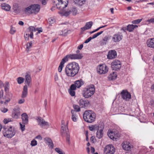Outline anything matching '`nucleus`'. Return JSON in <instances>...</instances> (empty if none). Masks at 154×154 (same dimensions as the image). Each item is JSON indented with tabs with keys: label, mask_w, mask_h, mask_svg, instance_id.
Here are the masks:
<instances>
[{
	"label": "nucleus",
	"mask_w": 154,
	"mask_h": 154,
	"mask_svg": "<svg viewBox=\"0 0 154 154\" xmlns=\"http://www.w3.org/2000/svg\"><path fill=\"white\" fill-rule=\"evenodd\" d=\"M2 132L4 137L8 138H11L13 137L16 133V130L12 126L7 128L3 127Z\"/></svg>",
	"instance_id": "4"
},
{
	"label": "nucleus",
	"mask_w": 154,
	"mask_h": 154,
	"mask_svg": "<svg viewBox=\"0 0 154 154\" xmlns=\"http://www.w3.org/2000/svg\"><path fill=\"white\" fill-rule=\"evenodd\" d=\"M77 87L75 84L71 85L70 87V90H75L76 89Z\"/></svg>",
	"instance_id": "49"
},
{
	"label": "nucleus",
	"mask_w": 154,
	"mask_h": 154,
	"mask_svg": "<svg viewBox=\"0 0 154 154\" xmlns=\"http://www.w3.org/2000/svg\"><path fill=\"white\" fill-rule=\"evenodd\" d=\"M149 23H154V18L151 19L149 20H148L147 21Z\"/></svg>",
	"instance_id": "59"
},
{
	"label": "nucleus",
	"mask_w": 154,
	"mask_h": 154,
	"mask_svg": "<svg viewBox=\"0 0 154 154\" xmlns=\"http://www.w3.org/2000/svg\"><path fill=\"white\" fill-rule=\"evenodd\" d=\"M147 44L148 47L154 48V38L148 39Z\"/></svg>",
	"instance_id": "23"
},
{
	"label": "nucleus",
	"mask_w": 154,
	"mask_h": 154,
	"mask_svg": "<svg viewBox=\"0 0 154 154\" xmlns=\"http://www.w3.org/2000/svg\"><path fill=\"white\" fill-rule=\"evenodd\" d=\"M84 83L83 82L81 79L80 80L75 81L74 84L77 88H79L84 84Z\"/></svg>",
	"instance_id": "25"
},
{
	"label": "nucleus",
	"mask_w": 154,
	"mask_h": 154,
	"mask_svg": "<svg viewBox=\"0 0 154 154\" xmlns=\"http://www.w3.org/2000/svg\"><path fill=\"white\" fill-rule=\"evenodd\" d=\"M83 57V56L81 54H73L67 55L65 57L63 58L66 61H67L69 58L71 59H81Z\"/></svg>",
	"instance_id": "11"
},
{
	"label": "nucleus",
	"mask_w": 154,
	"mask_h": 154,
	"mask_svg": "<svg viewBox=\"0 0 154 154\" xmlns=\"http://www.w3.org/2000/svg\"><path fill=\"white\" fill-rule=\"evenodd\" d=\"M25 83L26 84V85H27V87H31L32 86L31 83V78L30 75L27 74L25 76Z\"/></svg>",
	"instance_id": "18"
},
{
	"label": "nucleus",
	"mask_w": 154,
	"mask_h": 154,
	"mask_svg": "<svg viewBox=\"0 0 154 154\" xmlns=\"http://www.w3.org/2000/svg\"><path fill=\"white\" fill-rule=\"evenodd\" d=\"M93 22L91 21H90L88 23H87L85 26L87 27L88 29H90L91 28L93 24Z\"/></svg>",
	"instance_id": "36"
},
{
	"label": "nucleus",
	"mask_w": 154,
	"mask_h": 154,
	"mask_svg": "<svg viewBox=\"0 0 154 154\" xmlns=\"http://www.w3.org/2000/svg\"><path fill=\"white\" fill-rule=\"evenodd\" d=\"M110 37L109 36H105L103 39V41L104 42H106L110 39Z\"/></svg>",
	"instance_id": "48"
},
{
	"label": "nucleus",
	"mask_w": 154,
	"mask_h": 154,
	"mask_svg": "<svg viewBox=\"0 0 154 154\" xmlns=\"http://www.w3.org/2000/svg\"><path fill=\"white\" fill-rule=\"evenodd\" d=\"M111 68L115 70L119 69L121 66V64L119 61L115 60L111 63Z\"/></svg>",
	"instance_id": "12"
},
{
	"label": "nucleus",
	"mask_w": 154,
	"mask_h": 154,
	"mask_svg": "<svg viewBox=\"0 0 154 154\" xmlns=\"http://www.w3.org/2000/svg\"><path fill=\"white\" fill-rule=\"evenodd\" d=\"M117 77V76L116 73L113 72L110 74L108 77L109 80H113L116 79Z\"/></svg>",
	"instance_id": "31"
},
{
	"label": "nucleus",
	"mask_w": 154,
	"mask_h": 154,
	"mask_svg": "<svg viewBox=\"0 0 154 154\" xmlns=\"http://www.w3.org/2000/svg\"><path fill=\"white\" fill-rule=\"evenodd\" d=\"M4 84L0 80V88H2L4 86Z\"/></svg>",
	"instance_id": "61"
},
{
	"label": "nucleus",
	"mask_w": 154,
	"mask_h": 154,
	"mask_svg": "<svg viewBox=\"0 0 154 154\" xmlns=\"http://www.w3.org/2000/svg\"><path fill=\"white\" fill-rule=\"evenodd\" d=\"M104 152L106 154H113L115 152V149L112 145H108L106 146Z\"/></svg>",
	"instance_id": "10"
},
{
	"label": "nucleus",
	"mask_w": 154,
	"mask_h": 154,
	"mask_svg": "<svg viewBox=\"0 0 154 154\" xmlns=\"http://www.w3.org/2000/svg\"><path fill=\"white\" fill-rule=\"evenodd\" d=\"M37 29L34 26H29L26 30V33H29V37L31 39L33 38V32H35Z\"/></svg>",
	"instance_id": "17"
},
{
	"label": "nucleus",
	"mask_w": 154,
	"mask_h": 154,
	"mask_svg": "<svg viewBox=\"0 0 154 154\" xmlns=\"http://www.w3.org/2000/svg\"><path fill=\"white\" fill-rule=\"evenodd\" d=\"M11 121V119H5L4 120V122L5 124H7L8 122Z\"/></svg>",
	"instance_id": "56"
},
{
	"label": "nucleus",
	"mask_w": 154,
	"mask_h": 154,
	"mask_svg": "<svg viewBox=\"0 0 154 154\" xmlns=\"http://www.w3.org/2000/svg\"><path fill=\"white\" fill-rule=\"evenodd\" d=\"M122 37L123 36L122 33L118 32L113 35V36L112 38V40L114 42H119L122 39Z\"/></svg>",
	"instance_id": "16"
},
{
	"label": "nucleus",
	"mask_w": 154,
	"mask_h": 154,
	"mask_svg": "<svg viewBox=\"0 0 154 154\" xmlns=\"http://www.w3.org/2000/svg\"><path fill=\"white\" fill-rule=\"evenodd\" d=\"M95 152V149L93 147H91V152L92 153H94Z\"/></svg>",
	"instance_id": "64"
},
{
	"label": "nucleus",
	"mask_w": 154,
	"mask_h": 154,
	"mask_svg": "<svg viewBox=\"0 0 154 154\" xmlns=\"http://www.w3.org/2000/svg\"><path fill=\"white\" fill-rule=\"evenodd\" d=\"M2 8L6 11H9L11 9V6L9 5L6 3H3L1 5Z\"/></svg>",
	"instance_id": "28"
},
{
	"label": "nucleus",
	"mask_w": 154,
	"mask_h": 154,
	"mask_svg": "<svg viewBox=\"0 0 154 154\" xmlns=\"http://www.w3.org/2000/svg\"><path fill=\"white\" fill-rule=\"evenodd\" d=\"M79 69V64L73 62L69 63L66 66L65 71L68 76L74 77L78 73Z\"/></svg>",
	"instance_id": "1"
},
{
	"label": "nucleus",
	"mask_w": 154,
	"mask_h": 154,
	"mask_svg": "<svg viewBox=\"0 0 154 154\" xmlns=\"http://www.w3.org/2000/svg\"><path fill=\"white\" fill-rule=\"evenodd\" d=\"M3 99L4 100L3 101H0V103L2 104L4 103L5 104H6V103H8L9 102L10 100V99L9 98H8L7 99H5L3 98Z\"/></svg>",
	"instance_id": "42"
},
{
	"label": "nucleus",
	"mask_w": 154,
	"mask_h": 154,
	"mask_svg": "<svg viewBox=\"0 0 154 154\" xmlns=\"http://www.w3.org/2000/svg\"><path fill=\"white\" fill-rule=\"evenodd\" d=\"M87 29H88L85 25L84 27L81 28V30L82 31H84Z\"/></svg>",
	"instance_id": "60"
},
{
	"label": "nucleus",
	"mask_w": 154,
	"mask_h": 154,
	"mask_svg": "<svg viewBox=\"0 0 154 154\" xmlns=\"http://www.w3.org/2000/svg\"><path fill=\"white\" fill-rule=\"evenodd\" d=\"M61 132L62 135L63 136L66 134V132H69L67 125L61 126Z\"/></svg>",
	"instance_id": "22"
},
{
	"label": "nucleus",
	"mask_w": 154,
	"mask_h": 154,
	"mask_svg": "<svg viewBox=\"0 0 154 154\" xmlns=\"http://www.w3.org/2000/svg\"><path fill=\"white\" fill-rule=\"evenodd\" d=\"M142 20V19H137L133 20L132 21V23L134 24H138L140 23Z\"/></svg>",
	"instance_id": "45"
},
{
	"label": "nucleus",
	"mask_w": 154,
	"mask_h": 154,
	"mask_svg": "<svg viewBox=\"0 0 154 154\" xmlns=\"http://www.w3.org/2000/svg\"><path fill=\"white\" fill-rule=\"evenodd\" d=\"M35 138L41 140L42 139V137L40 135H38Z\"/></svg>",
	"instance_id": "62"
},
{
	"label": "nucleus",
	"mask_w": 154,
	"mask_h": 154,
	"mask_svg": "<svg viewBox=\"0 0 154 154\" xmlns=\"http://www.w3.org/2000/svg\"><path fill=\"white\" fill-rule=\"evenodd\" d=\"M32 43L31 42L27 43L26 47V49L28 50L27 51H29V49L31 48L32 46Z\"/></svg>",
	"instance_id": "43"
},
{
	"label": "nucleus",
	"mask_w": 154,
	"mask_h": 154,
	"mask_svg": "<svg viewBox=\"0 0 154 154\" xmlns=\"http://www.w3.org/2000/svg\"><path fill=\"white\" fill-rule=\"evenodd\" d=\"M83 47V44H81L78 47V49L79 50H81Z\"/></svg>",
	"instance_id": "63"
},
{
	"label": "nucleus",
	"mask_w": 154,
	"mask_h": 154,
	"mask_svg": "<svg viewBox=\"0 0 154 154\" xmlns=\"http://www.w3.org/2000/svg\"><path fill=\"white\" fill-rule=\"evenodd\" d=\"M9 87V83L8 82H5V91H6L8 89Z\"/></svg>",
	"instance_id": "47"
},
{
	"label": "nucleus",
	"mask_w": 154,
	"mask_h": 154,
	"mask_svg": "<svg viewBox=\"0 0 154 154\" xmlns=\"http://www.w3.org/2000/svg\"><path fill=\"white\" fill-rule=\"evenodd\" d=\"M66 62V61L63 58L62 59L58 67V70L59 72H61L62 68L64 66V64Z\"/></svg>",
	"instance_id": "32"
},
{
	"label": "nucleus",
	"mask_w": 154,
	"mask_h": 154,
	"mask_svg": "<svg viewBox=\"0 0 154 154\" xmlns=\"http://www.w3.org/2000/svg\"><path fill=\"white\" fill-rule=\"evenodd\" d=\"M122 97L123 99L127 100L131 98V95L126 90H123L121 93Z\"/></svg>",
	"instance_id": "15"
},
{
	"label": "nucleus",
	"mask_w": 154,
	"mask_h": 154,
	"mask_svg": "<svg viewBox=\"0 0 154 154\" xmlns=\"http://www.w3.org/2000/svg\"><path fill=\"white\" fill-rule=\"evenodd\" d=\"M27 93L28 87H27V85H25L23 87L22 97L23 98L26 97L27 96Z\"/></svg>",
	"instance_id": "24"
},
{
	"label": "nucleus",
	"mask_w": 154,
	"mask_h": 154,
	"mask_svg": "<svg viewBox=\"0 0 154 154\" xmlns=\"http://www.w3.org/2000/svg\"><path fill=\"white\" fill-rule=\"evenodd\" d=\"M66 135V141L68 142V143L69 144L70 143V135L69 132H66V134H64V136Z\"/></svg>",
	"instance_id": "38"
},
{
	"label": "nucleus",
	"mask_w": 154,
	"mask_h": 154,
	"mask_svg": "<svg viewBox=\"0 0 154 154\" xmlns=\"http://www.w3.org/2000/svg\"><path fill=\"white\" fill-rule=\"evenodd\" d=\"M83 116L84 120L89 123L94 122L96 116L95 113L91 110L85 111L83 113Z\"/></svg>",
	"instance_id": "2"
},
{
	"label": "nucleus",
	"mask_w": 154,
	"mask_h": 154,
	"mask_svg": "<svg viewBox=\"0 0 154 154\" xmlns=\"http://www.w3.org/2000/svg\"><path fill=\"white\" fill-rule=\"evenodd\" d=\"M108 68L105 64H100L97 67V72L100 74H104L108 71Z\"/></svg>",
	"instance_id": "8"
},
{
	"label": "nucleus",
	"mask_w": 154,
	"mask_h": 154,
	"mask_svg": "<svg viewBox=\"0 0 154 154\" xmlns=\"http://www.w3.org/2000/svg\"><path fill=\"white\" fill-rule=\"evenodd\" d=\"M49 24L51 25L55 22V20L54 18H50L48 19Z\"/></svg>",
	"instance_id": "39"
},
{
	"label": "nucleus",
	"mask_w": 154,
	"mask_h": 154,
	"mask_svg": "<svg viewBox=\"0 0 154 154\" xmlns=\"http://www.w3.org/2000/svg\"><path fill=\"white\" fill-rule=\"evenodd\" d=\"M83 96L86 98L91 97L95 92V88L93 85H91L86 87L83 91Z\"/></svg>",
	"instance_id": "5"
},
{
	"label": "nucleus",
	"mask_w": 154,
	"mask_h": 154,
	"mask_svg": "<svg viewBox=\"0 0 154 154\" xmlns=\"http://www.w3.org/2000/svg\"><path fill=\"white\" fill-rule=\"evenodd\" d=\"M108 135L111 139L113 140H114L116 139V138L115 137V135H114L113 133L112 132H111L110 133H108Z\"/></svg>",
	"instance_id": "33"
},
{
	"label": "nucleus",
	"mask_w": 154,
	"mask_h": 154,
	"mask_svg": "<svg viewBox=\"0 0 154 154\" xmlns=\"http://www.w3.org/2000/svg\"><path fill=\"white\" fill-rule=\"evenodd\" d=\"M92 39L91 37H89L87 39L85 42L84 43H87L89 42Z\"/></svg>",
	"instance_id": "55"
},
{
	"label": "nucleus",
	"mask_w": 154,
	"mask_h": 154,
	"mask_svg": "<svg viewBox=\"0 0 154 154\" xmlns=\"http://www.w3.org/2000/svg\"><path fill=\"white\" fill-rule=\"evenodd\" d=\"M44 140L49 147L51 149H53L54 146V144L52 140L50 138L48 137H45L44 138Z\"/></svg>",
	"instance_id": "21"
},
{
	"label": "nucleus",
	"mask_w": 154,
	"mask_h": 154,
	"mask_svg": "<svg viewBox=\"0 0 154 154\" xmlns=\"http://www.w3.org/2000/svg\"><path fill=\"white\" fill-rule=\"evenodd\" d=\"M56 5L57 8L62 10L66 7L68 3V0H55Z\"/></svg>",
	"instance_id": "6"
},
{
	"label": "nucleus",
	"mask_w": 154,
	"mask_h": 154,
	"mask_svg": "<svg viewBox=\"0 0 154 154\" xmlns=\"http://www.w3.org/2000/svg\"><path fill=\"white\" fill-rule=\"evenodd\" d=\"M37 144V141L35 140H33L31 142V145L32 146H35Z\"/></svg>",
	"instance_id": "53"
},
{
	"label": "nucleus",
	"mask_w": 154,
	"mask_h": 154,
	"mask_svg": "<svg viewBox=\"0 0 154 154\" xmlns=\"http://www.w3.org/2000/svg\"><path fill=\"white\" fill-rule=\"evenodd\" d=\"M98 130L97 131L96 137L98 139H100L103 137V130L104 128V125L103 122L99 124L98 126Z\"/></svg>",
	"instance_id": "9"
},
{
	"label": "nucleus",
	"mask_w": 154,
	"mask_h": 154,
	"mask_svg": "<svg viewBox=\"0 0 154 154\" xmlns=\"http://www.w3.org/2000/svg\"><path fill=\"white\" fill-rule=\"evenodd\" d=\"M55 151L58 153L59 154H65V152L62 151L61 149L56 148L55 149Z\"/></svg>",
	"instance_id": "37"
},
{
	"label": "nucleus",
	"mask_w": 154,
	"mask_h": 154,
	"mask_svg": "<svg viewBox=\"0 0 154 154\" xmlns=\"http://www.w3.org/2000/svg\"><path fill=\"white\" fill-rule=\"evenodd\" d=\"M25 102V100L24 99H21L20 100L18 101V103L19 104H22Z\"/></svg>",
	"instance_id": "58"
},
{
	"label": "nucleus",
	"mask_w": 154,
	"mask_h": 154,
	"mask_svg": "<svg viewBox=\"0 0 154 154\" xmlns=\"http://www.w3.org/2000/svg\"><path fill=\"white\" fill-rule=\"evenodd\" d=\"M78 103L81 107L85 108H87L89 106L90 104V102L88 100L83 99H80Z\"/></svg>",
	"instance_id": "14"
},
{
	"label": "nucleus",
	"mask_w": 154,
	"mask_h": 154,
	"mask_svg": "<svg viewBox=\"0 0 154 154\" xmlns=\"http://www.w3.org/2000/svg\"><path fill=\"white\" fill-rule=\"evenodd\" d=\"M40 9V5L38 4L32 5L26 8L24 10L25 13L29 14L36 15L39 12Z\"/></svg>",
	"instance_id": "3"
},
{
	"label": "nucleus",
	"mask_w": 154,
	"mask_h": 154,
	"mask_svg": "<svg viewBox=\"0 0 154 154\" xmlns=\"http://www.w3.org/2000/svg\"><path fill=\"white\" fill-rule=\"evenodd\" d=\"M69 93L70 95L72 96H73L75 95V92L74 90H69Z\"/></svg>",
	"instance_id": "51"
},
{
	"label": "nucleus",
	"mask_w": 154,
	"mask_h": 154,
	"mask_svg": "<svg viewBox=\"0 0 154 154\" xmlns=\"http://www.w3.org/2000/svg\"><path fill=\"white\" fill-rule=\"evenodd\" d=\"M20 128L22 131H23L25 130V125H22L21 123H20Z\"/></svg>",
	"instance_id": "52"
},
{
	"label": "nucleus",
	"mask_w": 154,
	"mask_h": 154,
	"mask_svg": "<svg viewBox=\"0 0 154 154\" xmlns=\"http://www.w3.org/2000/svg\"><path fill=\"white\" fill-rule=\"evenodd\" d=\"M21 119L23 124H27L28 122V118L27 115L26 113H24L21 115Z\"/></svg>",
	"instance_id": "20"
},
{
	"label": "nucleus",
	"mask_w": 154,
	"mask_h": 154,
	"mask_svg": "<svg viewBox=\"0 0 154 154\" xmlns=\"http://www.w3.org/2000/svg\"><path fill=\"white\" fill-rule=\"evenodd\" d=\"M15 32L16 29L15 28L11 26L10 30V33L12 34H13Z\"/></svg>",
	"instance_id": "44"
},
{
	"label": "nucleus",
	"mask_w": 154,
	"mask_h": 154,
	"mask_svg": "<svg viewBox=\"0 0 154 154\" xmlns=\"http://www.w3.org/2000/svg\"><path fill=\"white\" fill-rule=\"evenodd\" d=\"M17 81L19 84H21L24 82V79L21 77H19L17 79Z\"/></svg>",
	"instance_id": "35"
},
{
	"label": "nucleus",
	"mask_w": 154,
	"mask_h": 154,
	"mask_svg": "<svg viewBox=\"0 0 154 154\" xmlns=\"http://www.w3.org/2000/svg\"><path fill=\"white\" fill-rule=\"evenodd\" d=\"M36 120L38 123V125L42 128H48L49 127V124L48 123L45 121L41 117H37Z\"/></svg>",
	"instance_id": "7"
},
{
	"label": "nucleus",
	"mask_w": 154,
	"mask_h": 154,
	"mask_svg": "<svg viewBox=\"0 0 154 154\" xmlns=\"http://www.w3.org/2000/svg\"><path fill=\"white\" fill-rule=\"evenodd\" d=\"M71 113L72 114V119L74 122H76L77 119V112L75 111L71 110Z\"/></svg>",
	"instance_id": "27"
},
{
	"label": "nucleus",
	"mask_w": 154,
	"mask_h": 154,
	"mask_svg": "<svg viewBox=\"0 0 154 154\" xmlns=\"http://www.w3.org/2000/svg\"><path fill=\"white\" fill-rule=\"evenodd\" d=\"M137 27L138 26L136 25H129L127 26V30L131 32L132 31L134 28Z\"/></svg>",
	"instance_id": "30"
},
{
	"label": "nucleus",
	"mask_w": 154,
	"mask_h": 154,
	"mask_svg": "<svg viewBox=\"0 0 154 154\" xmlns=\"http://www.w3.org/2000/svg\"><path fill=\"white\" fill-rule=\"evenodd\" d=\"M60 14H63V16H68L70 14H71L69 10V11H63L61 13L60 12Z\"/></svg>",
	"instance_id": "40"
},
{
	"label": "nucleus",
	"mask_w": 154,
	"mask_h": 154,
	"mask_svg": "<svg viewBox=\"0 0 154 154\" xmlns=\"http://www.w3.org/2000/svg\"><path fill=\"white\" fill-rule=\"evenodd\" d=\"M69 11L70 13L74 15H75L77 12L76 8H72Z\"/></svg>",
	"instance_id": "34"
},
{
	"label": "nucleus",
	"mask_w": 154,
	"mask_h": 154,
	"mask_svg": "<svg viewBox=\"0 0 154 154\" xmlns=\"http://www.w3.org/2000/svg\"><path fill=\"white\" fill-rule=\"evenodd\" d=\"M117 53L115 50L109 51L107 55V58L109 59L115 58L116 57Z\"/></svg>",
	"instance_id": "19"
},
{
	"label": "nucleus",
	"mask_w": 154,
	"mask_h": 154,
	"mask_svg": "<svg viewBox=\"0 0 154 154\" xmlns=\"http://www.w3.org/2000/svg\"><path fill=\"white\" fill-rule=\"evenodd\" d=\"M74 3L78 6H82L85 3L86 0H73Z\"/></svg>",
	"instance_id": "26"
},
{
	"label": "nucleus",
	"mask_w": 154,
	"mask_h": 154,
	"mask_svg": "<svg viewBox=\"0 0 154 154\" xmlns=\"http://www.w3.org/2000/svg\"><path fill=\"white\" fill-rule=\"evenodd\" d=\"M73 107L74 109L76 110V112H79L80 111V107L76 105H73Z\"/></svg>",
	"instance_id": "41"
},
{
	"label": "nucleus",
	"mask_w": 154,
	"mask_h": 154,
	"mask_svg": "<svg viewBox=\"0 0 154 154\" xmlns=\"http://www.w3.org/2000/svg\"><path fill=\"white\" fill-rule=\"evenodd\" d=\"M4 91L3 90L0 91V99L2 98L3 96Z\"/></svg>",
	"instance_id": "54"
},
{
	"label": "nucleus",
	"mask_w": 154,
	"mask_h": 154,
	"mask_svg": "<svg viewBox=\"0 0 154 154\" xmlns=\"http://www.w3.org/2000/svg\"><path fill=\"white\" fill-rule=\"evenodd\" d=\"M122 147L123 149L126 151H129L131 149V145L130 143H128V144L127 143L122 144Z\"/></svg>",
	"instance_id": "29"
},
{
	"label": "nucleus",
	"mask_w": 154,
	"mask_h": 154,
	"mask_svg": "<svg viewBox=\"0 0 154 154\" xmlns=\"http://www.w3.org/2000/svg\"><path fill=\"white\" fill-rule=\"evenodd\" d=\"M1 110L2 112L5 113L8 111V109L6 108H3Z\"/></svg>",
	"instance_id": "57"
},
{
	"label": "nucleus",
	"mask_w": 154,
	"mask_h": 154,
	"mask_svg": "<svg viewBox=\"0 0 154 154\" xmlns=\"http://www.w3.org/2000/svg\"><path fill=\"white\" fill-rule=\"evenodd\" d=\"M69 31V30H68L66 29H65L63 31V36H66L68 34V32Z\"/></svg>",
	"instance_id": "50"
},
{
	"label": "nucleus",
	"mask_w": 154,
	"mask_h": 154,
	"mask_svg": "<svg viewBox=\"0 0 154 154\" xmlns=\"http://www.w3.org/2000/svg\"><path fill=\"white\" fill-rule=\"evenodd\" d=\"M29 33H26L24 34V37L26 40L28 41L29 40Z\"/></svg>",
	"instance_id": "46"
},
{
	"label": "nucleus",
	"mask_w": 154,
	"mask_h": 154,
	"mask_svg": "<svg viewBox=\"0 0 154 154\" xmlns=\"http://www.w3.org/2000/svg\"><path fill=\"white\" fill-rule=\"evenodd\" d=\"M20 109L18 107H15L12 113V117L15 119H18L20 115Z\"/></svg>",
	"instance_id": "13"
}]
</instances>
